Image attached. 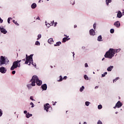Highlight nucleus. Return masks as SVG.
Instances as JSON below:
<instances>
[{
  "label": "nucleus",
  "mask_w": 124,
  "mask_h": 124,
  "mask_svg": "<svg viewBox=\"0 0 124 124\" xmlns=\"http://www.w3.org/2000/svg\"><path fill=\"white\" fill-rule=\"evenodd\" d=\"M114 52H115L114 49L110 48L109 50L106 53L105 58L112 59V58L115 56V53H114Z\"/></svg>",
  "instance_id": "f257e3e1"
},
{
  "label": "nucleus",
  "mask_w": 124,
  "mask_h": 124,
  "mask_svg": "<svg viewBox=\"0 0 124 124\" xmlns=\"http://www.w3.org/2000/svg\"><path fill=\"white\" fill-rule=\"evenodd\" d=\"M38 77L37 76H33L31 81V85L32 87L35 86L36 82L39 79Z\"/></svg>",
  "instance_id": "f03ea898"
},
{
  "label": "nucleus",
  "mask_w": 124,
  "mask_h": 124,
  "mask_svg": "<svg viewBox=\"0 0 124 124\" xmlns=\"http://www.w3.org/2000/svg\"><path fill=\"white\" fill-rule=\"evenodd\" d=\"M21 60H17L16 62H13V65L11 67V70H14L15 69L17 68V67L18 66V64L19 62H21Z\"/></svg>",
  "instance_id": "7ed1b4c3"
},
{
  "label": "nucleus",
  "mask_w": 124,
  "mask_h": 124,
  "mask_svg": "<svg viewBox=\"0 0 124 124\" xmlns=\"http://www.w3.org/2000/svg\"><path fill=\"white\" fill-rule=\"evenodd\" d=\"M6 62V59L4 58V57L1 56L0 58V65L1 66L2 64H5V62Z\"/></svg>",
  "instance_id": "20e7f679"
},
{
  "label": "nucleus",
  "mask_w": 124,
  "mask_h": 124,
  "mask_svg": "<svg viewBox=\"0 0 124 124\" xmlns=\"http://www.w3.org/2000/svg\"><path fill=\"white\" fill-rule=\"evenodd\" d=\"M33 56V54H31L30 55V56H29V59H26L25 62V64H28V63H29L30 61H32V56Z\"/></svg>",
  "instance_id": "39448f33"
},
{
  "label": "nucleus",
  "mask_w": 124,
  "mask_h": 124,
  "mask_svg": "<svg viewBox=\"0 0 124 124\" xmlns=\"http://www.w3.org/2000/svg\"><path fill=\"white\" fill-rule=\"evenodd\" d=\"M123 106V104H122V102L121 101H119L115 105V106L113 108L114 109H116V108H121Z\"/></svg>",
  "instance_id": "423d86ee"
},
{
  "label": "nucleus",
  "mask_w": 124,
  "mask_h": 124,
  "mask_svg": "<svg viewBox=\"0 0 124 124\" xmlns=\"http://www.w3.org/2000/svg\"><path fill=\"white\" fill-rule=\"evenodd\" d=\"M45 110L47 112H49V108H51V106L49 104H46L44 106Z\"/></svg>",
  "instance_id": "0eeeda50"
},
{
  "label": "nucleus",
  "mask_w": 124,
  "mask_h": 124,
  "mask_svg": "<svg viewBox=\"0 0 124 124\" xmlns=\"http://www.w3.org/2000/svg\"><path fill=\"white\" fill-rule=\"evenodd\" d=\"M0 31L1 32L4 34H6V33H7L6 30H5V29H4L2 26L0 27Z\"/></svg>",
  "instance_id": "6e6552de"
},
{
  "label": "nucleus",
  "mask_w": 124,
  "mask_h": 124,
  "mask_svg": "<svg viewBox=\"0 0 124 124\" xmlns=\"http://www.w3.org/2000/svg\"><path fill=\"white\" fill-rule=\"evenodd\" d=\"M64 36H66V37H64L62 39V43H64V42H66V41L70 40V38H69V36L64 34Z\"/></svg>",
  "instance_id": "1a4fd4ad"
},
{
  "label": "nucleus",
  "mask_w": 124,
  "mask_h": 124,
  "mask_svg": "<svg viewBox=\"0 0 124 124\" xmlns=\"http://www.w3.org/2000/svg\"><path fill=\"white\" fill-rule=\"evenodd\" d=\"M114 26L116 28H120L121 27V23H120L119 21H116L114 23Z\"/></svg>",
  "instance_id": "9d476101"
},
{
  "label": "nucleus",
  "mask_w": 124,
  "mask_h": 124,
  "mask_svg": "<svg viewBox=\"0 0 124 124\" xmlns=\"http://www.w3.org/2000/svg\"><path fill=\"white\" fill-rule=\"evenodd\" d=\"M0 72L2 74H4L6 73V69L4 67H0Z\"/></svg>",
  "instance_id": "9b49d317"
},
{
  "label": "nucleus",
  "mask_w": 124,
  "mask_h": 124,
  "mask_svg": "<svg viewBox=\"0 0 124 124\" xmlns=\"http://www.w3.org/2000/svg\"><path fill=\"white\" fill-rule=\"evenodd\" d=\"M43 91H46L47 90V84H44L41 86Z\"/></svg>",
  "instance_id": "f8f14e48"
},
{
  "label": "nucleus",
  "mask_w": 124,
  "mask_h": 124,
  "mask_svg": "<svg viewBox=\"0 0 124 124\" xmlns=\"http://www.w3.org/2000/svg\"><path fill=\"white\" fill-rule=\"evenodd\" d=\"M90 35H94L95 34V32L93 29H91L89 31Z\"/></svg>",
  "instance_id": "ddd939ff"
},
{
  "label": "nucleus",
  "mask_w": 124,
  "mask_h": 124,
  "mask_svg": "<svg viewBox=\"0 0 124 124\" xmlns=\"http://www.w3.org/2000/svg\"><path fill=\"white\" fill-rule=\"evenodd\" d=\"M123 14H122V12L121 11H119L117 14L118 18H121Z\"/></svg>",
  "instance_id": "4468645a"
},
{
  "label": "nucleus",
  "mask_w": 124,
  "mask_h": 124,
  "mask_svg": "<svg viewBox=\"0 0 124 124\" xmlns=\"http://www.w3.org/2000/svg\"><path fill=\"white\" fill-rule=\"evenodd\" d=\"M37 86H41V85H42V81L38 79V80L36 82Z\"/></svg>",
  "instance_id": "2eb2a0df"
},
{
  "label": "nucleus",
  "mask_w": 124,
  "mask_h": 124,
  "mask_svg": "<svg viewBox=\"0 0 124 124\" xmlns=\"http://www.w3.org/2000/svg\"><path fill=\"white\" fill-rule=\"evenodd\" d=\"M48 42L49 44H53L54 43V41L53 40V38H50L48 40Z\"/></svg>",
  "instance_id": "dca6fc26"
},
{
  "label": "nucleus",
  "mask_w": 124,
  "mask_h": 124,
  "mask_svg": "<svg viewBox=\"0 0 124 124\" xmlns=\"http://www.w3.org/2000/svg\"><path fill=\"white\" fill-rule=\"evenodd\" d=\"M113 68H114V66H110L107 68V70L108 71H112V70L113 69Z\"/></svg>",
  "instance_id": "f3484780"
},
{
  "label": "nucleus",
  "mask_w": 124,
  "mask_h": 124,
  "mask_svg": "<svg viewBox=\"0 0 124 124\" xmlns=\"http://www.w3.org/2000/svg\"><path fill=\"white\" fill-rule=\"evenodd\" d=\"M54 23V20H53L52 21H51L50 23H47V25H48V26H47L48 28H49L50 26H53Z\"/></svg>",
  "instance_id": "a211bd4d"
},
{
  "label": "nucleus",
  "mask_w": 124,
  "mask_h": 124,
  "mask_svg": "<svg viewBox=\"0 0 124 124\" xmlns=\"http://www.w3.org/2000/svg\"><path fill=\"white\" fill-rule=\"evenodd\" d=\"M31 8L32 9H34L36 7V4L35 3H33L31 5Z\"/></svg>",
  "instance_id": "6ab92c4d"
},
{
  "label": "nucleus",
  "mask_w": 124,
  "mask_h": 124,
  "mask_svg": "<svg viewBox=\"0 0 124 124\" xmlns=\"http://www.w3.org/2000/svg\"><path fill=\"white\" fill-rule=\"evenodd\" d=\"M113 50L114 51V55H115V54H116V53H119V52H120V51H121V48H119L117 49H113Z\"/></svg>",
  "instance_id": "aec40b11"
},
{
  "label": "nucleus",
  "mask_w": 124,
  "mask_h": 124,
  "mask_svg": "<svg viewBox=\"0 0 124 124\" xmlns=\"http://www.w3.org/2000/svg\"><path fill=\"white\" fill-rule=\"evenodd\" d=\"M97 40H98V41H103V40H102V36H101V35H99L98 37Z\"/></svg>",
  "instance_id": "412c9836"
},
{
  "label": "nucleus",
  "mask_w": 124,
  "mask_h": 124,
  "mask_svg": "<svg viewBox=\"0 0 124 124\" xmlns=\"http://www.w3.org/2000/svg\"><path fill=\"white\" fill-rule=\"evenodd\" d=\"M106 2L107 5H108L110 2H112V0H106Z\"/></svg>",
  "instance_id": "4be33fe9"
},
{
  "label": "nucleus",
  "mask_w": 124,
  "mask_h": 124,
  "mask_svg": "<svg viewBox=\"0 0 124 124\" xmlns=\"http://www.w3.org/2000/svg\"><path fill=\"white\" fill-rule=\"evenodd\" d=\"M62 44V42H58L56 43L55 45H54V46H60Z\"/></svg>",
  "instance_id": "5701e85b"
},
{
  "label": "nucleus",
  "mask_w": 124,
  "mask_h": 124,
  "mask_svg": "<svg viewBox=\"0 0 124 124\" xmlns=\"http://www.w3.org/2000/svg\"><path fill=\"white\" fill-rule=\"evenodd\" d=\"M85 90V87L82 86L81 88H80L79 91L82 92V91H84Z\"/></svg>",
  "instance_id": "b1692460"
},
{
  "label": "nucleus",
  "mask_w": 124,
  "mask_h": 124,
  "mask_svg": "<svg viewBox=\"0 0 124 124\" xmlns=\"http://www.w3.org/2000/svg\"><path fill=\"white\" fill-rule=\"evenodd\" d=\"M98 109H99V110H100V109H102V105H99L98 106Z\"/></svg>",
  "instance_id": "393cba45"
},
{
  "label": "nucleus",
  "mask_w": 124,
  "mask_h": 124,
  "mask_svg": "<svg viewBox=\"0 0 124 124\" xmlns=\"http://www.w3.org/2000/svg\"><path fill=\"white\" fill-rule=\"evenodd\" d=\"M84 79H85V80H89V78L88 77V76H87L86 75H84Z\"/></svg>",
  "instance_id": "a878e982"
},
{
  "label": "nucleus",
  "mask_w": 124,
  "mask_h": 124,
  "mask_svg": "<svg viewBox=\"0 0 124 124\" xmlns=\"http://www.w3.org/2000/svg\"><path fill=\"white\" fill-rule=\"evenodd\" d=\"M62 76H60V80H58V82H62Z\"/></svg>",
  "instance_id": "bb28decb"
},
{
  "label": "nucleus",
  "mask_w": 124,
  "mask_h": 124,
  "mask_svg": "<svg viewBox=\"0 0 124 124\" xmlns=\"http://www.w3.org/2000/svg\"><path fill=\"white\" fill-rule=\"evenodd\" d=\"M13 22L14 23V24H15V25H16V26H19V24L17 23V21H15V20H13Z\"/></svg>",
  "instance_id": "cd10ccee"
},
{
  "label": "nucleus",
  "mask_w": 124,
  "mask_h": 124,
  "mask_svg": "<svg viewBox=\"0 0 124 124\" xmlns=\"http://www.w3.org/2000/svg\"><path fill=\"white\" fill-rule=\"evenodd\" d=\"M114 31H115V30L113 29H111L110 30V33H114Z\"/></svg>",
  "instance_id": "c85d7f7f"
},
{
  "label": "nucleus",
  "mask_w": 124,
  "mask_h": 124,
  "mask_svg": "<svg viewBox=\"0 0 124 124\" xmlns=\"http://www.w3.org/2000/svg\"><path fill=\"white\" fill-rule=\"evenodd\" d=\"M41 38V34H39L38 35V38L37 39V40H39Z\"/></svg>",
  "instance_id": "c756f323"
},
{
  "label": "nucleus",
  "mask_w": 124,
  "mask_h": 124,
  "mask_svg": "<svg viewBox=\"0 0 124 124\" xmlns=\"http://www.w3.org/2000/svg\"><path fill=\"white\" fill-rule=\"evenodd\" d=\"M107 75V72H105L104 74H102V77H105V76Z\"/></svg>",
  "instance_id": "7c9ffc66"
},
{
  "label": "nucleus",
  "mask_w": 124,
  "mask_h": 124,
  "mask_svg": "<svg viewBox=\"0 0 124 124\" xmlns=\"http://www.w3.org/2000/svg\"><path fill=\"white\" fill-rule=\"evenodd\" d=\"M35 45H38L39 46V45H40V43H39V41H36L35 42Z\"/></svg>",
  "instance_id": "2f4dec72"
},
{
  "label": "nucleus",
  "mask_w": 124,
  "mask_h": 124,
  "mask_svg": "<svg viewBox=\"0 0 124 124\" xmlns=\"http://www.w3.org/2000/svg\"><path fill=\"white\" fill-rule=\"evenodd\" d=\"M85 105H86V106H89V105H90V102L86 101V102H85Z\"/></svg>",
  "instance_id": "473e14b6"
},
{
  "label": "nucleus",
  "mask_w": 124,
  "mask_h": 124,
  "mask_svg": "<svg viewBox=\"0 0 124 124\" xmlns=\"http://www.w3.org/2000/svg\"><path fill=\"white\" fill-rule=\"evenodd\" d=\"M30 105H32L31 108H33V107H34V105L33 104V103H32V102L30 103Z\"/></svg>",
  "instance_id": "72a5a7b5"
},
{
  "label": "nucleus",
  "mask_w": 124,
  "mask_h": 124,
  "mask_svg": "<svg viewBox=\"0 0 124 124\" xmlns=\"http://www.w3.org/2000/svg\"><path fill=\"white\" fill-rule=\"evenodd\" d=\"M12 19L11 17H9L8 18V24H10V19Z\"/></svg>",
  "instance_id": "f704fd0d"
},
{
  "label": "nucleus",
  "mask_w": 124,
  "mask_h": 124,
  "mask_svg": "<svg viewBox=\"0 0 124 124\" xmlns=\"http://www.w3.org/2000/svg\"><path fill=\"white\" fill-rule=\"evenodd\" d=\"M93 27L94 30H95V29L96 28V23H94Z\"/></svg>",
  "instance_id": "c9c22d12"
},
{
  "label": "nucleus",
  "mask_w": 124,
  "mask_h": 124,
  "mask_svg": "<svg viewBox=\"0 0 124 124\" xmlns=\"http://www.w3.org/2000/svg\"><path fill=\"white\" fill-rule=\"evenodd\" d=\"M27 87H28V89H31V84H28L27 85Z\"/></svg>",
  "instance_id": "e433bc0d"
},
{
  "label": "nucleus",
  "mask_w": 124,
  "mask_h": 124,
  "mask_svg": "<svg viewBox=\"0 0 124 124\" xmlns=\"http://www.w3.org/2000/svg\"><path fill=\"white\" fill-rule=\"evenodd\" d=\"M117 80H119V78H116L115 79L113 80V83H115Z\"/></svg>",
  "instance_id": "4c0bfd02"
},
{
  "label": "nucleus",
  "mask_w": 124,
  "mask_h": 124,
  "mask_svg": "<svg viewBox=\"0 0 124 124\" xmlns=\"http://www.w3.org/2000/svg\"><path fill=\"white\" fill-rule=\"evenodd\" d=\"M30 113H28L27 114H26V118H30Z\"/></svg>",
  "instance_id": "58836bf2"
},
{
  "label": "nucleus",
  "mask_w": 124,
  "mask_h": 124,
  "mask_svg": "<svg viewBox=\"0 0 124 124\" xmlns=\"http://www.w3.org/2000/svg\"><path fill=\"white\" fill-rule=\"evenodd\" d=\"M2 116V111H1V109H0V117H1Z\"/></svg>",
  "instance_id": "ea45409f"
},
{
  "label": "nucleus",
  "mask_w": 124,
  "mask_h": 124,
  "mask_svg": "<svg viewBox=\"0 0 124 124\" xmlns=\"http://www.w3.org/2000/svg\"><path fill=\"white\" fill-rule=\"evenodd\" d=\"M97 124H102V122L100 120H99L97 122Z\"/></svg>",
  "instance_id": "a19ab883"
},
{
  "label": "nucleus",
  "mask_w": 124,
  "mask_h": 124,
  "mask_svg": "<svg viewBox=\"0 0 124 124\" xmlns=\"http://www.w3.org/2000/svg\"><path fill=\"white\" fill-rule=\"evenodd\" d=\"M63 79V80H66L67 79V77H66V76L64 77Z\"/></svg>",
  "instance_id": "79ce46f5"
},
{
  "label": "nucleus",
  "mask_w": 124,
  "mask_h": 124,
  "mask_svg": "<svg viewBox=\"0 0 124 124\" xmlns=\"http://www.w3.org/2000/svg\"><path fill=\"white\" fill-rule=\"evenodd\" d=\"M30 99H31V100H34L33 99V96H31V97H30Z\"/></svg>",
  "instance_id": "37998d69"
},
{
  "label": "nucleus",
  "mask_w": 124,
  "mask_h": 124,
  "mask_svg": "<svg viewBox=\"0 0 124 124\" xmlns=\"http://www.w3.org/2000/svg\"><path fill=\"white\" fill-rule=\"evenodd\" d=\"M3 22V20L1 19V18L0 17V23H2Z\"/></svg>",
  "instance_id": "c03bdc74"
},
{
  "label": "nucleus",
  "mask_w": 124,
  "mask_h": 124,
  "mask_svg": "<svg viewBox=\"0 0 124 124\" xmlns=\"http://www.w3.org/2000/svg\"><path fill=\"white\" fill-rule=\"evenodd\" d=\"M12 74L14 75L15 74V73H16V71H13L12 72Z\"/></svg>",
  "instance_id": "a18cd8bd"
},
{
  "label": "nucleus",
  "mask_w": 124,
  "mask_h": 124,
  "mask_svg": "<svg viewBox=\"0 0 124 124\" xmlns=\"http://www.w3.org/2000/svg\"><path fill=\"white\" fill-rule=\"evenodd\" d=\"M30 56H28V54H26V59H29Z\"/></svg>",
  "instance_id": "49530a36"
},
{
  "label": "nucleus",
  "mask_w": 124,
  "mask_h": 124,
  "mask_svg": "<svg viewBox=\"0 0 124 124\" xmlns=\"http://www.w3.org/2000/svg\"><path fill=\"white\" fill-rule=\"evenodd\" d=\"M56 103H57V102H52L53 105H56Z\"/></svg>",
  "instance_id": "de8ad7c7"
},
{
  "label": "nucleus",
  "mask_w": 124,
  "mask_h": 124,
  "mask_svg": "<svg viewBox=\"0 0 124 124\" xmlns=\"http://www.w3.org/2000/svg\"><path fill=\"white\" fill-rule=\"evenodd\" d=\"M57 25H58V22L54 23V27H56V26H57Z\"/></svg>",
  "instance_id": "09e8293b"
},
{
  "label": "nucleus",
  "mask_w": 124,
  "mask_h": 124,
  "mask_svg": "<svg viewBox=\"0 0 124 124\" xmlns=\"http://www.w3.org/2000/svg\"><path fill=\"white\" fill-rule=\"evenodd\" d=\"M85 67H88V63H86L85 64Z\"/></svg>",
  "instance_id": "8fccbe9b"
},
{
  "label": "nucleus",
  "mask_w": 124,
  "mask_h": 124,
  "mask_svg": "<svg viewBox=\"0 0 124 124\" xmlns=\"http://www.w3.org/2000/svg\"><path fill=\"white\" fill-rule=\"evenodd\" d=\"M24 114H27V113H28V111H27V110H24Z\"/></svg>",
  "instance_id": "3c124183"
},
{
  "label": "nucleus",
  "mask_w": 124,
  "mask_h": 124,
  "mask_svg": "<svg viewBox=\"0 0 124 124\" xmlns=\"http://www.w3.org/2000/svg\"><path fill=\"white\" fill-rule=\"evenodd\" d=\"M36 20H40V17H39V16H38Z\"/></svg>",
  "instance_id": "603ef678"
},
{
  "label": "nucleus",
  "mask_w": 124,
  "mask_h": 124,
  "mask_svg": "<svg viewBox=\"0 0 124 124\" xmlns=\"http://www.w3.org/2000/svg\"><path fill=\"white\" fill-rule=\"evenodd\" d=\"M76 28H77V25H74V28H75V29H76Z\"/></svg>",
  "instance_id": "864d4df0"
},
{
  "label": "nucleus",
  "mask_w": 124,
  "mask_h": 124,
  "mask_svg": "<svg viewBox=\"0 0 124 124\" xmlns=\"http://www.w3.org/2000/svg\"><path fill=\"white\" fill-rule=\"evenodd\" d=\"M95 89H98V86H96V87H95Z\"/></svg>",
  "instance_id": "5fc2aeb1"
},
{
  "label": "nucleus",
  "mask_w": 124,
  "mask_h": 124,
  "mask_svg": "<svg viewBox=\"0 0 124 124\" xmlns=\"http://www.w3.org/2000/svg\"><path fill=\"white\" fill-rule=\"evenodd\" d=\"M73 57H74V55H75V53L74 52H73Z\"/></svg>",
  "instance_id": "6e6d98bb"
},
{
  "label": "nucleus",
  "mask_w": 124,
  "mask_h": 124,
  "mask_svg": "<svg viewBox=\"0 0 124 124\" xmlns=\"http://www.w3.org/2000/svg\"><path fill=\"white\" fill-rule=\"evenodd\" d=\"M104 60H105V58H103L102 59V61H103Z\"/></svg>",
  "instance_id": "4d7b16f0"
},
{
  "label": "nucleus",
  "mask_w": 124,
  "mask_h": 124,
  "mask_svg": "<svg viewBox=\"0 0 124 124\" xmlns=\"http://www.w3.org/2000/svg\"><path fill=\"white\" fill-rule=\"evenodd\" d=\"M22 61H23V62H25V61H26V59H23Z\"/></svg>",
  "instance_id": "13d9d810"
},
{
  "label": "nucleus",
  "mask_w": 124,
  "mask_h": 124,
  "mask_svg": "<svg viewBox=\"0 0 124 124\" xmlns=\"http://www.w3.org/2000/svg\"><path fill=\"white\" fill-rule=\"evenodd\" d=\"M83 124H87L86 122H84Z\"/></svg>",
  "instance_id": "bf43d9fd"
},
{
  "label": "nucleus",
  "mask_w": 124,
  "mask_h": 124,
  "mask_svg": "<svg viewBox=\"0 0 124 124\" xmlns=\"http://www.w3.org/2000/svg\"><path fill=\"white\" fill-rule=\"evenodd\" d=\"M29 116H30V117H31V116H32V114H30Z\"/></svg>",
  "instance_id": "052dcab7"
},
{
  "label": "nucleus",
  "mask_w": 124,
  "mask_h": 124,
  "mask_svg": "<svg viewBox=\"0 0 124 124\" xmlns=\"http://www.w3.org/2000/svg\"><path fill=\"white\" fill-rule=\"evenodd\" d=\"M41 1V0H39V2H40Z\"/></svg>",
  "instance_id": "680f3d73"
},
{
  "label": "nucleus",
  "mask_w": 124,
  "mask_h": 124,
  "mask_svg": "<svg viewBox=\"0 0 124 124\" xmlns=\"http://www.w3.org/2000/svg\"><path fill=\"white\" fill-rule=\"evenodd\" d=\"M47 22H46V23ZM46 26H47V23L46 24Z\"/></svg>",
  "instance_id": "e2e57ef3"
},
{
  "label": "nucleus",
  "mask_w": 124,
  "mask_h": 124,
  "mask_svg": "<svg viewBox=\"0 0 124 124\" xmlns=\"http://www.w3.org/2000/svg\"><path fill=\"white\" fill-rule=\"evenodd\" d=\"M118 113V112H116V114H117Z\"/></svg>",
  "instance_id": "0e129e2a"
},
{
  "label": "nucleus",
  "mask_w": 124,
  "mask_h": 124,
  "mask_svg": "<svg viewBox=\"0 0 124 124\" xmlns=\"http://www.w3.org/2000/svg\"><path fill=\"white\" fill-rule=\"evenodd\" d=\"M79 124H81V123H79Z\"/></svg>",
  "instance_id": "69168bd1"
},
{
  "label": "nucleus",
  "mask_w": 124,
  "mask_h": 124,
  "mask_svg": "<svg viewBox=\"0 0 124 124\" xmlns=\"http://www.w3.org/2000/svg\"><path fill=\"white\" fill-rule=\"evenodd\" d=\"M46 0L48 1L49 0Z\"/></svg>",
  "instance_id": "338daca9"
}]
</instances>
